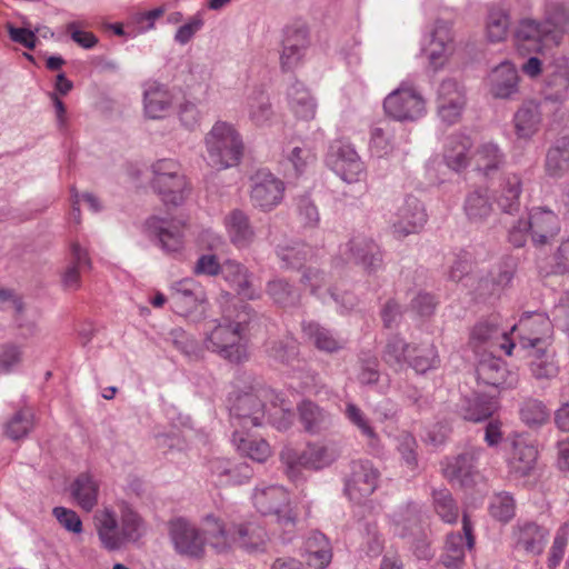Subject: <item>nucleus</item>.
<instances>
[{"mask_svg": "<svg viewBox=\"0 0 569 569\" xmlns=\"http://www.w3.org/2000/svg\"><path fill=\"white\" fill-rule=\"evenodd\" d=\"M230 402V417L234 427H259L268 413V420L278 430H287L295 417L291 403L281 393L261 383L236 393Z\"/></svg>", "mask_w": 569, "mask_h": 569, "instance_id": "nucleus-1", "label": "nucleus"}, {"mask_svg": "<svg viewBox=\"0 0 569 569\" xmlns=\"http://www.w3.org/2000/svg\"><path fill=\"white\" fill-rule=\"evenodd\" d=\"M550 329L549 319L541 315L521 318L519 323L511 328L512 332L517 330L528 331V336L521 337V343L523 348H531L530 370L538 380L552 379L559 372L558 365L555 361V351L550 348Z\"/></svg>", "mask_w": 569, "mask_h": 569, "instance_id": "nucleus-2", "label": "nucleus"}, {"mask_svg": "<svg viewBox=\"0 0 569 569\" xmlns=\"http://www.w3.org/2000/svg\"><path fill=\"white\" fill-rule=\"evenodd\" d=\"M204 160L216 170H224L240 163L243 141L237 129L229 122L217 121L204 137Z\"/></svg>", "mask_w": 569, "mask_h": 569, "instance_id": "nucleus-3", "label": "nucleus"}, {"mask_svg": "<svg viewBox=\"0 0 569 569\" xmlns=\"http://www.w3.org/2000/svg\"><path fill=\"white\" fill-rule=\"evenodd\" d=\"M469 345L473 350L479 383L496 388L498 381V326L495 321H479L471 330Z\"/></svg>", "mask_w": 569, "mask_h": 569, "instance_id": "nucleus-4", "label": "nucleus"}, {"mask_svg": "<svg viewBox=\"0 0 569 569\" xmlns=\"http://www.w3.org/2000/svg\"><path fill=\"white\" fill-rule=\"evenodd\" d=\"M252 502L262 516H276L277 523L283 528V540L290 541L295 532L297 516L291 505L289 492L281 486H257L252 493Z\"/></svg>", "mask_w": 569, "mask_h": 569, "instance_id": "nucleus-5", "label": "nucleus"}, {"mask_svg": "<svg viewBox=\"0 0 569 569\" xmlns=\"http://www.w3.org/2000/svg\"><path fill=\"white\" fill-rule=\"evenodd\" d=\"M203 346L207 350L233 363L248 359L247 341L222 318L207 323Z\"/></svg>", "mask_w": 569, "mask_h": 569, "instance_id": "nucleus-6", "label": "nucleus"}, {"mask_svg": "<svg viewBox=\"0 0 569 569\" xmlns=\"http://www.w3.org/2000/svg\"><path fill=\"white\" fill-rule=\"evenodd\" d=\"M152 187L166 204L180 206L189 192L181 166L173 159H160L152 164Z\"/></svg>", "mask_w": 569, "mask_h": 569, "instance_id": "nucleus-7", "label": "nucleus"}, {"mask_svg": "<svg viewBox=\"0 0 569 569\" xmlns=\"http://www.w3.org/2000/svg\"><path fill=\"white\" fill-rule=\"evenodd\" d=\"M386 113L398 121H416L426 112V101L413 87L402 83L385 101Z\"/></svg>", "mask_w": 569, "mask_h": 569, "instance_id": "nucleus-8", "label": "nucleus"}, {"mask_svg": "<svg viewBox=\"0 0 569 569\" xmlns=\"http://www.w3.org/2000/svg\"><path fill=\"white\" fill-rule=\"evenodd\" d=\"M169 536L174 550L183 557L200 559L204 556L206 540L203 530L200 531L194 525L183 518L170 521Z\"/></svg>", "mask_w": 569, "mask_h": 569, "instance_id": "nucleus-9", "label": "nucleus"}, {"mask_svg": "<svg viewBox=\"0 0 569 569\" xmlns=\"http://www.w3.org/2000/svg\"><path fill=\"white\" fill-rule=\"evenodd\" d=\"M380 471L370 460H356L350 465V475L346 479L345 492L351 501L361 502L371 496L378 487Z\"/></svg>", "mask_w": 569, "mask_h": 569, "instance_id": "nucleus-10", "label": "nucleus"}, {"mask_svg": "<svg viewBox=\"0 0 569 569\" xmlns=\"http://www.w3.org/2000/svg\"><path fill=\"white\" fill-rule=\"evenodd\" d=\"M427 222L423 203L415 196H407L391 217L390 223L397 239L419 232Z\"/></svg>", "mask_w": 569, "mask_h": 569, "instance_id": "nucleus-11", "label": "nucleus"}, {"mask_svg": "<svg viewBox=\"0 0 569 569\" xmlns=\"http://www.w3.org/2000/svg\"><path fill=\"white\" fill-rule=\"evenodd\" d=\"M340 252L348 261H353L369 271H376L382 264L379 246L361 233L353 234L345 246L340 247Z\"/></svg>", "mask_w": 569, "mask_h": 569, "instance_id": "nucleus-12", "label": "nucleus"}, {"mask_svg": "<svg viewBox=\"0 0 569 569\" xmlns=\"http://www.w3.org/2000/svg\"><path fill=\"white\" fill-rule=\"evenodd\" d=\"M462 530L447 535L440 562L448 569H460L465 565L466 550L475 545L472 527L467 515L462 518Z\"/></svg>", "mask_w": 569, "mask_h": 569, "instance_id": "nucleus-13", "label": "nucleus"}, {"mask_svg": "<svg viewBox=\"0 0 569 569\" xmlns=\"http://www.w3.org/2000/svg\"><path fill=\"white\" fill-rule=\"evenodd\" d=\"M252 180L250 199L253 207L269 211L280 203L284 190L280 179L270 172L258 171Z\"/></svg>", "mask_w": 569, "mask_h": 569, "instance_id": "nucleus-14", "label": "nucleus"}, {"mask_svg": "<svg viewBox=\"0 0 569 569\" xmlns=\"http://www.w3.org/2000/svg\"><path fill=\"white\" fill-rule=\"evenodd\" d=\"M328 163L332 170L347 183H353L366 177V168L357 151L350 144H339L331 148Z\"/></svg>", "mask_w": 569, "mask_h": 569, "instance_id": "nucleus-15", "label": "nucleus"}, {"mask_svg": "<svg viewBox=\"0 0 569 569\" xmlns=\"http://www.w3.org/2000/svg\"><path fill=\"white\" fill-rule=\"evenodd\" d=\"M549 530L533 521H518L512 527L509 539L516 550H522L527 555L542 553Z\"/></svg>", "mask_w": 569, "mask_h": 569, "instance_id": "nucleus-16", "label": "nucleus"}, {"mask_svg": "<svg viewBox=\"0 0 569 569\" xmlns=\"http://www.w3.org/2000/svg\"><path fill=\"white\" fill-rule=\"evenodd\" d=\"M309 47V33L305 26H290L283 31L280 64L283 71L296 68Z\"/></svg>", "mask_w": 569, "mask_h": 569, "instance_id": "nucleus-17", "label": "nucleus"}, {"mask_svg": "<svg viewBox=\"0 0 569 569\" xmlns=\"http://www.w3.org/2000/svg\"><path fill=\"white\" fill-rule=\"evenodd\" d=\"M505 447L510 450L507 459L510 472L517 477L529 475L537 460V449L519 435L506 439Z\"/></svg>", "mask_w": 569, "mask_h": 569, "instance_id": "nucleus-18", "label": "nucleus"}, {"mask_svg": "<svg viewBox=\"0 0 569 569\" xmlns=\"http://www.w3.org/2000/svg\"><path fill=\"white\" fill-rule=\"evenodd\" d=\"M336 460L335 452L320 443H308L297 458L287 461V476L296 480L299 475L298 467L320 470L330 466Z\"/></svg>", "mask_w": 569, "mask_h": 569, "instance_id": "nucleus-19", "label": "nucleus"}, {"mask_svg": "<svg viewBox=\"0 0 569 569\" xmlns=\"http://www.w3.org/2000/svg\"><path fill=\"white\" fill-rule=\"evenodd\" d=\"M92 262L88 250L78 242L70 246V254L66 267L60 272V283L64 291H77L81 288V273L89 271Z\"/></svg>", "mask_w": 569, "mask_h": 569, "instance_id": "nucleus-20", "label": "nucleus"}, {"mask_svg": "<svg viewBox=\"0 0 569 569\" xmlns=\"http://www.w3.org/2000/svg\"><path fill=\"white\" fill-rule=\"evenodd\" d=\"M204 300L206 292L203 288L193 279H182L171 287L170 301L173 310L179 315L187 316Z\"/></svg>", "mask_w": 569, "mask_h": 569, "instance_id": "nucleus-21", "label": "nucleus"}, {"mask_svg": "<svg viewBox=\"0 0 569 569\" xmlns=\"http://www.w3.org/2000/svg\"><path fill=\"white\" fill-rule=\"evenodd\" d=\"M222 320L237 330L246 341H248L249 336L258 331L262 322V318L248 303L242 301L233 303L232 308L223 309Z\"/></svg>", "mask_w": 569, "mask_h": 569, "instance_id": "nucleus-22", "label": "nucleus"}, {"mask_svg": "<svg viewBox=\"0 0 569 569\" xmlns=\"http://www.w3.org/2000/svg\"><path fill=\"white\" fill-rule=\"evenodd\" d=\"M298 415L303 430L311 436L328 431L333 423L332 415L311 400H303L298 406Z\"/></svg>", "mask_w": 569, "mask_h": 569, "instance_id": "nucleus-23", "label": "nucleus"}, {"mask_svg": "<svg viewBox=\"0 0 569 569\" xmlns=\"http://www.w3.org/2000/svg\"><path fill=\"white\" fill-rule=\"evenodd\" d=\"M203 535L206 543L217 553H226L236 546L234 525L227 528L222 520L212 515L203 519Z\"/></svg>", "mask_w": 569, "mask_h": 569, "instance_id": "nucleus-24", "label": "nucleus"}, {"mask_svg": "<svg viewBox=\"0 0 569 569\" xmlns=\"http://www.w3.org/2000/svg\"><path fill=\"white\" fill-rule=\"evenodd\" d=\"M172 106V94L166 86L149 81L144 83L143 109L150 119H161L166 117Z\"/></svg>", "mask_w": 569, "mask_h": 569, "instance_id": "nucleus-25", "label": "nucleus"}, {"mask_svg": "<svg viewBox=\"0 0 569 569\" xmlns=\"http://www.w3.org/2000/svg\"><path fill=\"white\" fill-rule=\"evenodd\" d=\"M497 410L495 396L477 393L473 397H463L457 406L459 416L472 422H481L490 418Z\"/></svg>", "mask_w": 569, "mask_h": 569, "instance_id": "nucleus-26", "label": "nucleus"}, {"mask_svg": "<svg viewBox=\"0 0 569 569\" xmlns=\"http://www.w3.org/2000/svg\"><path fill=\"white\" fill-rule=\"evenodd\" d=\"M528 222L530 223L532 241L538 244H546L560 231L558 217L551 210L545 208L535 209L530 213Z\"/></svg>", "mask_w": 569, "mask_h": 569, "instance_id": "nucleus-27", "label": "nucleus"}, {"mask_svg": "<svg viewBox=\"0 0 569 569\" xmlns=\"http://www.w3.org/2000/svg\"><path fill=\"white\" fill-rule=\"evenodd\" d=\"M236 546L244 551L262 552L266 550L268 535L263 526L257 520L234 523Z\"/></svg>", "mask_w": 569, "mask_h": 569, "instance_id": "nucleus-28", "label": "nucleus"}, {"mask_svg": "<svg viewBox=\"0 0 569 569\" xmlns=\"http://www.w3.org/2000/svg\"><path fill=\"white\" fill-rule=\"evenodd\" d=\"M475 455L462 452L449 460L443 469L445 477L450 482H457L461 487L469 488L476 483L479 477L473 466Z\"/></svg>", "mask_w": 569, "mask_h": 569, "instance_id": "nucleus-29", "label": "nucleus"}, {"mask_svg": "<svg viewBox=\"0 0 569 569\" xmlns=\"http://www.w3.org/2000/svg\"><path fill=\"white\" fill-rule=\"evenodd\" d=\"M224 224L231 242L238 248L248 247L254 239V230L246 212L233 209L224 218Z\"/></svg>", "mask_w": 569, "mask_h": 569, "instance_id": "nucleus-30", "label": "nucleus"}, {"mask_svg": "<svg viewBox=\"0 0 569 569\" xmlns=\"http://www.w3.org/2000/svg\"><path fill=\"white\" fill-rule=\"evenodd\" d=\"M430 38L428 58L430 66L437 71L443 66L448 46L452 40L450 23L445 20H437Z\"/></svg>", "mask_w": 569, "mask_h": 569, "instance_id": "nucleus-31", "label": "nucleus"}, {"mask_svg": "<svg viewBox=\"0 0 569 569\" xmlns=\"http://www.w3.org/2000/svg\"><path fill=\"white\" fill-rule=\"evenodd\" d=\"M212 476L221 486L239 485L251 477V470L246 463L233 465L228 459L214 458L209 461Z\"/></svg>", "mask_w": 569, "mask_h": 569, "instance_id": "nucleus-32", "label": "nucleus"}, {"mask_svg": "<svg viewBox=\"0 0 569 569\" xmlns=\"http://www.w3.org/2000/svg\"><path fill=\"white\" fill-rule=\"evenodd\" d=\"M516 39L520 42H530V50L540 51L541 43H558V34L551 29H546L543 22L526 19L522 20L516 30Z\"/></svg>", "mask_w": 569, "mask_h": 569, "instance_id": "nucleus-33", "label": "nucleus"}, {"mask_svg": "<svg viewBox=\"0 0 569 569\" xmlns=\"http://www.w3.org/2000/svg\"><path fill=\"white\" fill-rule=\"evenodd\" d=\"M546 173L551 178H561L569 171V136L558 137L547 151Z\"/></svg>", "mask_w": 569, "mask_h": 569, "instance_id": "nucleus-34", "label": "nucleus"}, {"mask_svg": "<svg viewBox=\"0 0 569 569\" xmlns=\"http://www.w3.org/2000/svg\"><path fill=\"white\" fill-rule=\"evenodd\" d=\"M148 228L157 236L161 248L169 252H179L183 244V233L180 226L169 223L163 219L152 217L147 221Z\"/></svg>", "mask_w": 569, "mask_h": 569, "instance_id": "nucleus-35", "label": "nucleus"}, {"mask_svg": "<svg viewBox=\"0 0 569 569\" xmlns=\"http://www.w3.org/2000/svg\"><path fill=\"white\" fill-rule=\"evenodd\" d=\"M96 526L99 539L107 550H119L124 546L122 532L113 511L104 509L101 513L97 515Z\"/></svg>", "mask_w": 569, "mask_h": 569, "instance_id": "nucleus-36", "label": "nucleus"}, {"mask_svg": "<svg viewBox=\"0 0 569 569\" xmlns=\"http://www.w3.org/2000/svg\"><path fill=\"white\" fill-rule=\"evenodd\" d=\"M392 525L395 535L400 538L420 532L423 527L419 507L415 503L399 507L392 515Z\"/></svg>", "mask_w": 569, "mask_h": 569, "instance_id": "nucleus-37", "label": "nucleus"}, {"mask_svg": "<svg viewBox=\"0 0 569 569\" xmlns=\"http://www.w3.org/2000/svg\"><path fill=\"white\" fill-rule=\"evenodd\" d=\"M472 143L467 136L451 134L445 146V160L455 171L465 169L469 164V151Z\"/></svg>", "mask_w": 569, "mask_h": 569, "instance_id": "nucleus-38", "label": "nucleus"}, {"mask_svg": "<svg viewBox=\"0 0 569 569\" xmlns=\"http://www.w3.org/2000/svg\"><path fill=\"white\" fill-rule=\"evenodd\" d=\"M290 109L302 120H311L316 114V102L306 87L295 81L287 92Z\"/></svg>", "mask_w": 569, "mask_h": 569, "instance_id": "nucleus-39", "label": "nucleus"}, {"mask_svg": "<svg viewBox=\"0 0 569 569\" xmlns=\"http://www.w3.org/2000/svg\"><path fill=\"white\" fill-rule=\"evenodd\" d=\"M302 331L319 350L326 352L339 351L346 343L343 339L336 337L331 330L313 321L303 322Z\"/></svg>", "mask_w": 569, "mask_h": 569, "instance_id": "nucleus-40", "label": "nucleus"}, {"mask_svg": "<svg viewBox=\"0 0 569 569\" xmlns=\"http://www.w3.org/2000/svg\"><path fill=\"white\" fill-rule=\"evenodd\" d=\"M77 503L86 511H91L98 502V483L89 473H80L70 487Z\"/></svg>", "mask_w": 569, "mask_h": 569, "instance_id": "nucleus-41", "label": "nucleus"}, {"mask_svg": "<svg viewBox=\"0 0 569 569\" xmlns=\"http://www.w3.org/2000/svg\"><path fill=\"white\" fill-rule=\"evenodd\" d=\"M493 194L488 189L479 188L469 193L465 201V212L470 221L480 222L493 211Z\"/></svg>", "mask_w": 569, "mask_h": 569, "instance_id": "nucleus-42", "label": "nucleus"}, {"mask_svg": "<svg viewBox=\"0 0 569 569\" xmlns=\"http://www.w3.org/2000/svg\"><path fill=\"white\" fill-rule=\"evenodd\" d=\"M266 292L276 305L282 308L298 306L301 298L299 290L283 278L268 281Z\"/></svg>", "mask_w": 569, "mask_h": 569, "instance_id": "nucleus-43", "label": "nucleus"}, {"mask_svg": "<svg viewBox=\"0 0 569 569\" xmlns=\"http://www.w3.org/2000/svg\"><path fill=\"white\" fill-rule=\"evenodd\" d=\"M247 110L250 121L258 126H266L272 118L273 111L269 97L262 90H253L247 97Z\"/></svg>", "mask_w": 569, "mask_h": 569, "instance_id": "nucleus-44", "label": "nucleus"}, {"mask_svg": "<svg viewBox=\"0 0 569 569\" xmlns=\"http://www.w3.org/2000/svg\"><path fill=\"white\" fill-rule=\"evenodd\" d=\"M220 268L223 279L234 287L238 295L248 299L254 298V293L249 287L247 269L241 263L234 260H226L220 264Z\"/></svg>", "mask_w": 569, "mask_h": 569, "instance_id": "nucleus-45", "label": "nucleus"}, {"mask_svg": "<svg viewBox=\"0 0 569 569\" xmlns=\"http://www.w3.org/2000/svg\"><path fill=\"white\" fill-rule=\"evenodd\" d=\"M439 362L437 349L432 343L412 346L407 360V363L417 373H426L428 370L437 368Z\"/></svg>", "mask_w": 569, "mask_h": 569, "instance_id": "nucleus-46", "label": "nucleus"}, {"mask_svg": "<svg viewBox=\"0 0 569 569\" xmlns=\"http://www.w3.org/2000/svg\"><path fill=\"white\" fill-rule=\"evenodd\" d=\"M519 416L529 428H539L549 422L551 410L541 400L528 398L522 401Z\"/></svg>", "mask_w": 569, "mask_h": 569, "instance_id": "nucleus-47", "label": "nucleus"}, {"mask_svg": "<svg viewBox=\"0 0 569 569\" xmlns=\"http://www.w3.org/2000/svg\"><path fill=\"white\" fill-rule=\"evenodd\" d=\"M521 179L510 174L500 182V209L503 213L512 214L520 210Z\"/></svg>", "mask_w": 569, "mask_h": 569, "instance_id": "nucleus-48", "label": "nucleus"}, {"mask_svg": "<svg viewBox=\"0 0 569 569\" xmlns=\"http://www.w3.org/2000/svg\"><path fill=\"white\" fill-rule=\"evenodd\" d=\"M311 247L302 242L279 244L277 256L284 269H301L303 263L311 257Z\"/></svg>", "mask_w": 569, "mask_h": 569, "instance_id": "nucleus-49", "label": "nucleus"}, {"mask_svg": "<svg viewBox=\"0 0 569 569\" xmlns=\"http://www.w3.org/2000/svg\"><path fill=\"white\" fill-rule=\"evenodd\" d=\"M411 345L401 337L392 336L388 339L382 352V360L396 372L401 371L407 363Z\"/></svg>", "mask_w": 569, "mask_h": 569, "instance_id": "nucleus-50", "label": "nucleus"}, {"mask_svg": "<svg viewBox=\"0 0 569 569\" xmlns=\"http://www.w3.org/2000/svg\"><path fill=\"white\" fill-rule=\"evenodd\" d=\"M34 415L31 408H22L4 423V435L13 440L27 437L33 428Z\"/></svg>", "mask_w": 569, "mask_h": 569, "instance_id": "nucleus-51", "label": "nucleus"}, {"mask_svg": "<svg viewBox=\"0 0 569 569\" xmlns=\"http://www.w3.org/2000/svg\"><path fill=\"white\" fill-rule=\"evenodd\" d=\"M515 127L520 137H530L540 123V113L538 106L532 102H526L515 114Z\"/></svg>", "mask_w": 569, "mask_h": 569, "instance_id": "nucleus-52", "label": "nucleus"}, {"mask_svg": "<svg viewBox=\"0 0 569 569\" xmlns=\"http://www.w3.org/2000/svg\"><path fill=\"white\" fill-rule=\"evenodd\" d=\"M395 441L402 465L415 473L418 470V442L416 438L403 430L395 437Z\"/></svg>", "mask_w": 569, "mask_h": 569, "instance_id": "nucleus-53", "label": "nucleus"}, {"mask_svg": "<svg viewBox=\"0 0 569 569\" xmlns=\"http://www.w3.org/2000/svg\"><path fill=\"white\" fill-rule=\"evenodd\" d=\"M433 508L436 513L447 523H455L459 518V507L451 492L447 488L432 491Z\"/></svg>", "mask_w": 569, "mask_h": 569, "instance_id": "nucleus-54", "label": "nucleus"}, {"mask_svg": "<svg viewBox=\"0 0 569 569\" xmlns=\"http://www.w3.org/2000/svg\"><path fill=\"white\" fill-rule=\"evenodd\" d=\"M123 545L136 542L143 533V522L140 516L127 505L121 507V526Z\"/></svg>", "mask_w": 569, "mask_h": 569, "instance_id": "nucleus-55", "label": "nucleus"}, {"mask_svg": "<svg viewBox=\"0 0 569 569\" xmlns=\"http://www.w3.org/2000/svg\"><path fill=\"white\" fill-rule=\"evenodd\" d=\"M343 413L348 421L357 427L362 436L368 439L369 446L375 447L378 443L379 437L377 432L371 427L363 411L356 403L347 402Z\"/></svg>", "mask_w": 569, "mask_h": 569, "instance_id": "nucleus-56", "label": "nucleus"}, {"mask_svg": "<svg viewBox=\"0 0 569 569\" xmlns=\"http://www.w3.org/2000/svg\"><path fill=\"white\" fill-rule=\"evenodd\" d=\"M519 82L516 67L508 61L500 62V99H515L520 90Z\"/></svg>", "mask_w": 569, "mask_h": 569, "instance_id": "nucleus-57", "label": "nucleus"}, {"mask_svg": "<svg viewBox=\"0 0 569 569\" xmlns=\"http://www.w3.org/2000/svg\"><path fill=\"white\" fill-rule=\"evenodd\" d=\"M267 351L271 358L282 363H289L298 355L297 341L291 337L268 341Z\"/></svg>", "mask_w": 569, "mask_h": 569, "instance_id": "nucleus-58", "label": "nucleus"}, {"mask_svg": "<svg viewBox=\"0 0 569 569\" xmlns=\"http://www.w3.org/2000/svg\"><path fill=\"white\" fill-rule=\"evenodd\" d=\"M316 161V154L307 147H293L284 158V164L290 166L295 176L302 174Z\"/></svg>", "mask_w": 569, "mask_h": 569, "instance_id": "nucleus-59", "label": "nucleus"}, {"mask_svg": "<svg viewBox=\"0 0 569 569\" xmlns=\"http://www.w3.org/2000/svg\"><path fill=\"white\" fill-rule=\"evenodd\" d=\"M23 360V350L21 346L13 342L0 345V373L8 375L16 371Z\"/></svg>", "mask_w": 569, "mask_h": 569, "instance_id": "nucleus-60", "label": "nucleus"}, {"mask_svg": "<svg viewBox=\"0 0 569 569\" xmlns=\"http://www.w3.org/2000/svg\"><path fill=\"white\" fill-rule=\"evenodd\" d=\"M477 170L485 178L495 177L498 169V148L495 144H483L476 154Z\"/></svg>", "mask_w": 569, "mask_h": 569, "instance_id": "nucleus-61", "label": "nucleus"}, {"mask_svg": "<svg viewBox=\"0 0 569 569\" xmlns=\"http://www.w3.org/2000/svg\"><path fill=\"white\" fill-rule=\"evenodd\" d=\"M546 29H551L553 33L558 34V41L561 34L567 30L569 26V10L559 3H555L548 7L546 19L543 21Z\"/></svg>", "mask_w": 569, "mask_h": 569, "instance_id": "nucleus-62", "label": "nucleus"}, {"mask_svg": "<svg viewBox=\"0 0 569 569\" xmlns=\"http://www.w3.org/2000/svg\"><path fill=\"white\" fill-rule=\"evenodd\" d=\"M238 450L256 462H264L271 455L270 446L263 439L240 438Z\"/></svg>", "mask_w": 569, "mask_h": 569, "instance_id": "nucleus-63", "label": "nucleus"}, {"mask_svg": "<svg viewBox=\"0 0 569 569\" xmlns=\"http://www.w3.org/2000/svg\"><path fill=\"white\" fill-rule=\"evenodd\" d=\"M362 539L361 550L366 556L372 558L378 557L382 552L383 540L375 522H366L363 525Z\"/></svg>", "mask_w": 569, "mask_h": 569, "instance_id": "nucleus-64", "label": "nucleus"}]
</instances>
